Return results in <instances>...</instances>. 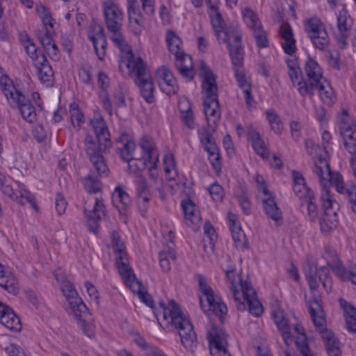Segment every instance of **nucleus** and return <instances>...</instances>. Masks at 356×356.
<instances>
[{
	"mask_svg": "<svg viewBox=\"0 0 356 356\" xmlns=\"http://www.w3.org/2000/svg\"><path fill=\"white\" fill-rule=\"evenodd\" d=\"M138 297L147 306L153 309L154 314L161 326L169 331L173 329L177 330L183 346L193 351L197 345V335L191 320L182 312L175 300H171L168 307L165 306L163 302H160L159 307L154 309L153 299L147 291Z\"/></svg>",
	"mask_w": 356,
	"mask_h": 356,
	"instance_id": "f257e3e1",
	"label": "nucleus"
},
{
	"mask_svg": "<svg viewBox=\"0 0 356 356\" xmlns=\"http://www.w3.org/2000/svg\"><path fill=\"white\" fill-rule=\"evenodd\" d=\"M90 124L96 135L97 142L92 136L86 135L84 141L85 152L99 176L106 177L108 176L110 170L103 153L111 147L110 132L104 119L100 115L90 120Z\"/></svg>",
	"mask_w": 356,
	"mask_h": 356,
	"instance_id": "f03ea898",
	"label": "nucleus"
},
{
	"mask_svg": "<svg viewBox=\"0 0 356 356\" xmlns=\"http://www.w3.org/2000/svg\"><path fill=\"white\" fill-rule=\"evenodd\" d=\"M90 124L96 135L97 142L92 136L86 135L84 141L85 152L99 176L106 177L108 176L110 170L103 153L111 147L110 132L104 119L100 115L90 120Z\"/></svg>",
	"mask_w": 356,
	"mask_h": 356,
	"instance_id": "7ed1b4c3",
	"label": "nucleus"
},
{
	"mask_svg": "<svg viewBox=\"0 0 356 356\" xmlns=\"http://www.w3.org/2000/svg\"><path fill=\"white\" fill-rule=\"evenodd\" d=\"M204 73L202 93L204 95V111L208 125L211 129L217 127L220 117V108L218 101V87L216 76L204 63L201 65Z\"/></svg>",
	"mask_w": 356,
	"mask_h": 356,
	"instance_id": "20e7f679",
	"label": "nucleus"
},
{
	"mask_svg": "<svg viewBox=\"0 0 356 356\" xmlns=\"http://www.w3.org/2000/svg\"><path fill=\"white\" fill-rule=\"evenodd\" d=\"M307 305L316 328L322 334L327 354L329 356H341L339 341L332 332H327L325 327V314L321 299L315 296L307 301Z\"/></svg>",
	"mask_w": 356,
	"mask_h": 356,
	"instance_id": "39448f33",
	"label": "nucleus"
},
{
	"mask_svg": "<svg viewBox=\"0 0 356 356\" xmlns=\"http://www.w3.org/2000/svg\"><path fill=\"white\" fill-rule=\"evenodd\" d=\"M3 85L2 91L12 107L19 110L23 119L29 123H34L37 120L35 108L29 97L17 89L7 76L1 79Z\"/></svg>",
	"mask_w": 356,
	"mask_h": 356,
	"instance_id": "423d86ee",
	"label": "nucleus"
},
{
	"mask_svg": "<svg viewBox=\"0 0 356 356\" xmlns=\"http://www.w3.org/2000/svg\"><path fill=\"white\" fill-rule=\"evenodd\" d=\"M103 14L106 26L111 33L110 39L115 46H122L126 40L122 33L124 14L120 5L113 0L104 1Z\"/></svg>",
	"mask_w": 356,
	"mask_h": 356,
	"instance_id": "0eeeda50",
	"label": "nucleus"
},
{
	"mask_svg": "<svg viewBox=\"0 0 356 356\" xmlns=\"http://www.w3.org/2000/svg\"><path fill=\"white\" fill-rule=\"evenodd\" d=\"M165 38L169 51L175 56L176 68L183 77L192 80L195 76L193 58L181 50V40L171 30L167 31Z\"/></svg>",
	"mask_w": 356,
	"mask_h": 356,
	"instance_id": "6e6552de",
	"label": "nucleus"
},
{
	"mask_svg": "<svg viewBox=\"0 0 356 356\" xmlns=\"http://www.w3.org/2000/svg\"><path fill=\"white\" fill-rule=\"evenodd\" d=\"M116 47L120 50V60L119 63V70L120 71L122 70V66L124 65L134 81L142 76H147V74L151 72L147 63L140 56L133 52L131 47L127 41L124 42L122 46Z\"/></svg>",
	"mask_w": 356,
	"mask_h": 356,
	"instance_id": "1a4fd4ad",
	"label": "nucleus"
},
{
	"mask_svg": "<svg viewBox=\"0 0 356 356\" xmlns=\"http://www.w3.org/2000/svg\"><path fill=\"white\" fill-rule=\"evenodd\" d=\"M26 44L25 49L27 54L31 58L33 66L36 69L40 81L46 86H51L54 82V71L45 55L42 54L26 35Z\"/></svg>",
	"mask_w": 356,
	"mask_h": 356,
	"instance_id": "9d476101",
	"label": "nucleus"
},
{
	"mask_svg": "<svg viewBox=\"0 0 356 356\" xmlns=\"http://www.w3.org/2000/svg\"><path fill=\"white\" fill-rule=\"evenodd\" d=\"M304 28L316 49L321 51L327 49L330 44V38L324 24L318 17H313L305 19Z\"/></svg>",
	"mask_w": 356,
	"mask_h": 356,
	"instance_id": "9b49d317",
	"label": "nucleus"
},
{
	"mask_svg": "<svg viewBox=\"0 0 356 356\" xmlns=\"http://www.w3.org/2000/svg\"><path fill=\"white\" fill-rule=\"evenodd\" d=\"M322 207L324 210L323 220L321 222V229L324 231L332 229L338 224V211L339 205L333 198L330 191L321 194Z\"/></svg>",
	"mask_w": 356,
	"mask_h": 356,
	"instance_id": "f8f14e48",
	"label": "nucleus"
},
{
	"mask_svg": "<svg viewBox=\"0 0 356 356\" xmlns=\"http://www.w3.org/2000/svg\"><path fill=\"white\" fill-rule=\"evenodd\" d=\"M304 273L311 290L317 289L321 282L327 291H330L332 280L327 267L317 268L316 266L308 263L304 268Z\"/></svg>",
	"mask_w": 356,
	"mask_h": 356,
	"instance_id": "ddd939ff",
	"label": "nucleus"
},
{
	"mask_svg": "<svg viewBox=\"0 0 356 356\" xmlns=\"http://www.w3.org/2000/svg\"><path fill=\"white\" fill-rule=\"evenodd\" d=\"M195 277L198 282V286L202 293L206 296L207 301L210 309L219 316L221 321H223L225 316L227 313L226 305L221 302V299L214 294L213 289L208 285L204 277L201 274H197Z\"/></svg>",
	"mask_w": 356,
	"mask_h": 356,
	"instance_id": "4468645a",
	"label": "nucleus"
},
{
	"mask_svg": "<svg viewBox=\"0 0 356 356\" xmlns=\"http://www.w3.org/2000/svg\"><path fill=\"white\" fill-rule=\"evenodd\" d=\"M61 289L65 296L70 309L75 317H83L89 316V311L87 306L79 297L78 293L69 281H64L61 284Z\"/></svg>",
	"mask_w": 356,
	"mask_h": 356,
	"instance_id": "2eb2a0df",
	"label": "nucleus"
},
{
	"mask_svg": "<svg viewBox=\"0 0 356 356\" xmlns=\"http://www.w3.org/2000/svg\"><path fill=\"white\" fill-rule=\"evenodd\" d=\"M341 10L337 14V30L335 33L339 44L344 48L348 44V39L351 31H353V19L348 13L346 6L343 4Z\"/></svg>",
	"mask_w": 356,
	"mask_h": 356,
	"instance_id": "dca6fc26",
	"label": "nucleus"
},
{
	"mask_svg": "<svg viewBox=\"0 0 356 356\" xmlns=\"http://www.w3.org/2000/svg\"><path fill=\"white\" fill-rule=\"evenodd\" d=\"M240 286L242 291V295L240 296L242 302L248 306L249 312L254 316H260L264 312L263 306L257 297L256 291L251 284L245 281L240 280Z\"/></svg>",
	"mask_w": 356,
	"mask_h": 356,
	"instance_id": "f3484780",
	"label": "nucleus"
},
{
	"mask_svg": "<svg viewBox=\"0 0 356 356\" xmlns=\"http://www.w3.org/2000/svg\"><path fill=\"white\" fill-rule=\"evenodd\" d=\"M208 339L211 356H225L227 353V335L223 330L212 326L208 331Z\"/></svg>",
	"mask_w": 356,
	"mask_h": 356,
	"instance_id": "a211bd4d",
	"label": "nucleus"
},
{
	"mask_svg": "<svg viewBox=\"0 0 356 356\" xmlns=\"http://www.w3.org/2000/svg\"><path fill=\"white\" fill-rule=\"evenodd\" d=\"M158 83L162 92L168 96L178 92L179 86L172 72L166 67H161L156 72Z\"/></svg>",
	"mask_w": 356,
	"mask_h": 356,
	"instance_id": "6ab92c4d",
	"label": "nucleus"
},
{
	"mask_svg": "<svg viewBox=\"0 0 356 356\" xmlns=\"http://www.w3.org/2000/svg\"><path fill=\"white\" fill-rule=\"evenodd\" d=\"M18 189H14L10 184H6L1 189V192L10 199L15 200L21 204H24L26 202H29L35 209L38 206L35 201L34 196L27 190L23 188V185L17 182Z\"/></svg>",
	"mask_w": 356,
	"mask_h": 356,
	"instance_id": "aec40b11",
	"label": "nucleus"
},
{
	"mask_svg": "<svg viewBox=\"0 0 356 356\" xmlns=\"http://www.w3.org/2000/svg\"><path fill=\"white\" fill-rule=\"evenodd\" d=\"M212 25L218 40H222L223 42L227 44L231 43L230 40L232 39L234 40V43L241 42L242 33L237 25L232 24L227 26L222 17L220 26H218L215 23H212Z\"/></svg>",
	"mask_w": 356,
	"mask_h": 356,
	"instance_id": "412c9836",
	"label": "nucleus"
},
{
	"mask_svg": "<svg viewBox=\"0 0 356 356\" xmlns=\"http://www.w3.org/2000/svg\"><path fill=\"white\" fill-rule=\"evenodd\" d=\"M226 259L228 263V265L225 268H223V270L226 274L228 286L230 291H232V295L233 296V300L236 309L240 312H243L245 310V304L244 302L241 301L240 298V293L236 289V286L235 283V266L232 264L229 257H227Z\"/></svg>",
	"mask_w": 356,
	"mask_h": 356,
	"instance_id": "4be33fe9",
	"label": "nucleus"
},
{
	"mask_svg": "<svg viewBox=\"0 0 356 356\" xmlns=\"http://www.w3.org/2000/svg\"><path fill=\"white\" fill-rule=\"evenodd\" d=\"M304 70L307 77V83L311 86V98L313 97L314 86L321 83L325 78L323 75V71L316 60L310 56H307L305 62Z\"/></svg>",
	"mask_w": 356,
	"mask_h": 356,
	"instance_id": "5701e85b",
	"label": "nucleus"
},
{
	"mask_svg": "<svg viewBox=\"0 0 356 356\" xmlns=\"http://www.w3.org/2000/svg\"><path fill=\"white\" fill-rule=\"evenodd\" d=\"M112 202L118 209L121 219L126 222L127 212L130 209L132 202L129 195L122 187L117 186L112 195Z\"/></svg>",
	"mask_w": 356,
	"mask_h": 356,
	"instance_id": "b1692460",
	"label": "nucleus"
},
{
	"mask_svg": "<svg viewBox=\"0 0 356 356\" xmlns=\"http://www.w3.org/2000/svg\"><path fill=\"white\" fill-rule=\"evenodd\" d=\"M0 322L6 328L14 332L22 330L19 318L8 305L0 302Z\"/></svg>",
	"mask_w": 356,
	"mask_h": 356,
	"instance_id": "393cba45",
	"label": "nucleus"
},
{
	"mask_svg": "<svg viewBox=\"0 0 356 356\" xmlns=\"http://www.w3.org/2000/svg\"><path fill=\"white\" fill-rule=\"evenodd\" d=\"M117 143L120 145L117 147L118 153L124 161L134 159L136 145L130 135L126 131L122 132L120 136L117 139Z\"/></svg>",
	"mask_w": 356,
	"mask_h": 356,
	"instance_id": "a878e982",
	"label": "nucleus"
},
{
	"mask_svg": "<svg viewBox=\"0 0 356 356\" xmlns=\"http://www.w3.org/2000/svg\"><path fill=\"white\" fill-rule=\"evenodd\" d=\"M264 195L265 197L262 199V204L266 215L275 221L277 226L282 225L283 223L282 213L275 202V196L271 193Z\"/></svg>",
	"mask_w": 356,
	"mask_h": 356,
	"instance_id": "bb28decb",
	"label": "nucleus"
},
{
	"mask_svg": "<svg viewBox=\"0 0 356 356\" xmlns=\"http://www.w3.org/2000/svg\"><path fill=\"white\" fill-rule=\"evenodd\" d=\"M127 12L135 34L140 33L143 29L144 19L137 0H127Z\"/></svg>",
	"mask_w": 356,
	"mask_h": 356,
	"instance_id": "cd10ccee",
	"label": "nucleus"
},
{
	"mask_svg": "<svg viewBox=\"0 0 356 356\" xmlns=\"http://www.w3.org/2000/svg\"><path fill=\"white\" fill-rule=\"evenodd\" d=\"M247 135L255 153L263 159H268L270 156L268 149L259 131L250 127L248 129Z\"/></svg>",
	"mask_w": 356,
	"mask_h": 356,
	"instance_id": "c85d7f7f",
	"label": "nucleus"
},
{
	"mask_svg": "<svg viewBox=\"0 0 356 356\" xmlns=\"http://www.w3.org/2000/svg\"><path fill=\"white\" fill-rule=\"evenodd\" d=\"M105 215V206L103 200L96 198L95 204L92 211L88 212L87 225L89 231L97 234L99 229V222Z\"/></svg>",
	"mask_w": 356,
	"mask_h": 356,
	"instance_id": "c756f323",
	"label": "nucleus"
},
{
	"mask_svg": "<svg viewBox=\"0 0 356 356\" xmlns=\"http://www.w3.org/2000/svg\"><path fill=\"white\" fill-rule=\"evenodd\" d=\"M313 172L318 176L321 186L322 187V193L330 191L329 189V178L332 175L330 168L326 159L320 157L318 162L315 163Z\"/></svg>",
	"mask_w": 356,
	"mask_h": 356,
	"instance_id": "7c9ffc66",
	"label": "nucleus"
},
{
	"mask_svg": "<svg viewBox=\"0 0 356 356\" xmlns=\"http://www.w3.org/2000/svg\"><path fill=\"white\" fill-rule=\"evenodd\" d=\"M136 85L139 88L140 94L147 103H153L155 101L154 86L151 72L147 76H142L134 81Z\"/></svg>",
	"mask_w": 356,
	"mask_h": 356,
	"instance_id": "2f4dec72",
	"label": "nucleus"
},
{
	"mask_svg": "<svg viewBox=\"0 0 356 356\" xmlns=\"http://www.w3.org/2000/svg\"><path fill=\"white\" fill-rule=\"evenodd\" d=\"M288 75L295 88L298 90V92L302 97H309L311 98V86H309L307 83V80H305L302 76V71L300 68L298 70H292L288 71Z\"/></svg>",
	"mask_w": 356,
	"mask_h": 356,
	"instance_id": "473e14b6",
	"label": "nucleus"
},
{
	"mask_svg": "<svg viewBox=\"0 0 356 356\" xmlns=\"http://www.w3.org/2000/svg\"><path fill=\"white\" fill-rule=\"evenodd\" d=\"M272 316L285 343L288 345L289 341L292 338L289 320L285 318L283 312L281 310L273 311Z\"/></svg>",
	"mask_w": 356,
	"mask_h": 356,
	"instance_id": "72a5a7b5",
	"label": "nucleus"
},
{
	"mask_svg": "<svg viewBox=\"0 0 356 356\" xmlns=\"http://www.w3.org/2000/svg\"><path fill=\"white\" fill-rule=\"evenodd\" d=\"M293 191L295 194L300 199L305 200L307 197L314 196L313 191L307 188L305 179L303 175L296 170L293 171Z\"/></svg>",
	"mask_w": 356,
	"mask_h": 356,
	"instance_id": "f704fd0d",
	"label": "nucleus"
},
{
	"mask_svg": "<svg viewBox=\"0 0 356 356\" xmlns=\"http://www.w3.org/2000/svg\"><path fill=\"white\" fill-rule=\"evenodd\" d=\"M0 286L10 293L17 294L19 291L18 282L13 274L5 270L0 264Z\"/></svg>",
	"mask_w": 356,
	"mask_h": 356,
	"instance_id": "c9c22d12",
	"label": "nucleus"
},
{
	"mask_svg": "<svg viewBox=\"0 0 356 356\" xmlns=\"http://www.w3.org/2000/svg\"><path fill=\"white\" fill-rule=\"evenodd\" d=\"M293 332L297 334L293 337L296 338V345L298 351L302 354V356H314L313 353L309 348L307 337L304 332L302 326L298 323L295 324Z\"/></svg>",
	"mask_w": 356,
	"mask_h": 356,
	"instance_id": "e433bc0d",
	"label": "nucleus"
},
{
	"mask_svg": "<svg viewBox=\"0 0 356 356\" xmlns=\"http://www.w3.org/2000/svg\"><path fill=\"white\" fill-rule=\"evenodd\" d=\"M227 45L233 70L243 67L245 51L241 42Z\"/></svg>",
	"mask_w": 356,
	"mask_h": 356,
	"instance_id": "4c0bfd02",
	"label": "nucleus"
},
{
	"mask_svg": "<svg viewBox=\"0 0 356 356\" xmlns=\"http://www.w3.org/2000/svg\"><path fill=\"white\" fill-rule=\"evenodd\" d=\"M315 90H318L319 95L324 104L332 105L334 102L335 95L334 90L326 79L322 80L321 83H318L316 86H314L313 95L314 94Z\"/></svg>",
	"mask_w": 356,
	"mask_h": 356,
	"instance_id": "58836bf2",
	"label": "nucleus"
},
{
	"mask_svg": "<svg viewBox=\"0 0 356 356\" xmlns=\"http://www.w3.org/2000/svg\"><path fill=\"white\" fill-rule=\"evenodd\" d=\"M140 146L143 150V157L148 159V162L159 163V152L152 138L147 136L143 137Z\"/></svg>",
	"mask_w": 356,
	"mask_h": 356,
	"instance_id": "ea45409f",
	"label": "nucleus"
},
{
	"mask_svg": "<svg viewBox=\"0 0 356 356\" xmlns=\"http://www.w3.org/2000/svg\"><path fill=\"white\" fill-rule=\"evenodd\" d=\"M181 207L185 215V218L188 226L197 225L201 220L200 212L196 210L195 204L190 200L187 199L181 202Z\"/></svg>",
	"mask_w": 356,
	"mask_h": 356,
	"instance_id": "a19ab883",
	"label": "nucleus"
},
{
	"mask_svg": "<svg viewBox=\"0 0 356 356\" xmlns=\"http://www.w3.org/2000/svg\"><path fill=\"white\" fill-rule=\"evenodd\" d=\"M339 302L344 310L348 330L353 332H356V308L353 307L343 299H340Z\"/></svg>",
	"mask_w": 356,
	"mask_h": 356,
	"instance_id": "79ce46f5",
	"label": "nucleus"
},
{
	"mask_svg": "<svg viewBox=\"0 0 356 356\" xmlns=\"http://www.w3.org/2000/svg\"><path fill=\"white\" fill-rule=\"evenodd\" d=\"M339 129L340 134L356 131V121L347 110H343L339 118Z\"/></svg>",
	"mask_w": 356,
	"mask_h": 356,
	"instance_id": "37998d69",
	"label": "nucleus"
},
{
	"mask_svg": "<svg viewBox=\"0 0 356 356\" xmlns=\"http://www.w3.org/2000/svg\"><path fill=\"white\" fill-rule=\"evenodd\" d=\"M300 207L302 209L305 207H306V216L310 221L314 222L318 218L319 210L314 195L312 196L310 195V197L302 201Z\"/></svg>",
	"mask_w": 356,
	"mask_h": 356,
	"instance_id": "c03bdc74",
	"label": "nucleus"
},
{
	"mask_svg": "<svg viewBox=\"0 0 356 356\" xmlns=\"http://www.w3.org/2000/svg\"><path fill=\"white\" fill-rule=\"evenodd\" d=\"M208 7V15L211 23H215L219 26L222 24V15L220 12V0H204Z\"/></svg>",
	"mask_w": 356,
	"mask_h": 356,
	"instance_id": "a18cd8bd",
	"label": "nucleus"
},
{
	"mask_svg": "<svg viewBox=\"0 0 356 356\" xmlns=\"http://www.w3.org/2000/svg\"><path fill=\"white\" fill-rule=\"evenodd\" d=\"M242 16L245 24L251 31L261 27L263 25L259 18L258 14L250 8H245L242 11Z\"/></svg>",
	"mask_w": 356,
	"mask_h": 356,
	"instance_id": "49530a36",
	"label": "nucleus"
},
{
	"mask_svg": "<svg viewBox=\"0 0 356 356\" xmlns=\"http://www.w3.org/2000/svg\"><path fill=\"white\" fill-rule=\"evenodd\" d=\"M135 184L138 198L145 202H149L151 192L146 179L143 177H138L135 181Z\"/></svg>",
	"mask_w": 356,
	"mask_h": 356,
	"instance_id": "de8ad7c7",
	"label": "nucleus"
},
{
	"mask_svg": "<svg viewBox=\"0 0 356 356\" xmlns=\"http://www.w3.org/2000/svg\"><path fill=\"white\" fill-rule=\"evenodd\" d=\"M266 114L271 129L277 135L282 134L284 130V127L279 115L273 109L267 110Z\"/></svg>",
	"mask_w": 356,
	"mask_h": 356,
	"instance_id": "09e8293b",
	"label": "nucleus"
},
{
	"mask_svg": "<svg viewBox=\"0 0 356 356\" xmlns=\"http://www.w3.org/2000/svg\"><path fill=\"white\" fill-rule=\"evenodd\" d=\"M116 264L119 273L122 279L134 273L129 265L128 254L122 256H116Z\"/></svg>",
	"mask_w": 356,
	"mask_h": 356,
	"instance_id": "8fccbe9b",
	"label": "nucleus"
},
{
	"mask_svg": "<svg viewBox=\"0 0 356 356\" xmlns=\"http://www.w3.org/2000/svg\"><path fill=\"white\" fill-rule=\"evenodd\" d=\"M330 177L329 178V186L332 185L339 193L344 195L347 193L351 184H346L343 176L339 172L332 174Z\"/></svg>",
	"mask_w": 356,
	"mask_h": 356,
	"instance_id": "3c124183",
	"label": "nucleus"
},
{
	"mask_svg": "<svg viewBox=\"0 0 356 356\" xmlns=\"http://www.w3.org/2000/svg\"><path fill=\"white\" fill-rule=\"evenodd\" d=\"M69 111L74 127H76L77 129H79L81 124L85 122L83 113L80 110L78 104L75 102H72L70 104Z\"/></svg>",
	"mask_w": 356,
	"mask_h": 356,
	"instance_id": "603ef678",
	"label": "nucleus"
},
{
	"mask_svg": "<svg viewBox=\"0 0 356 356\" xmlns=\"http://www.w3.org/2000/svg\"><path fill=\"white\" fill-rule=\"evenodd\" d=\"M165 177L168 180L175 179L177 171L174 157L172 155H165L163 159Z\"/></svg>",
	"mask_w": 356,
	"mask_h": 356,
	"instance_id": "864d4df0",
	"label": "nucleus"
},
{
	"mask_svg": "<svg viewBox=\"0 0 356 356\" xmlns=\"http://www.w3.org/2000/svg\"><path fill=\"white\" fill-rule=\"evenodd\" d=\"M128 163V168L130 172L137 174L145 170L148 165V159L145 158L137 159L134 156V159L130 161H126Z\"/></svg>",
	"mask_w": 356,
	"mask_h": 356,
	"instance_id": "5fc2aeb1",
	"label": "nucleus"
},
{
	"mask_svg": "<svg viewBox=\"0 0 356 356\" xmlns=\"http://www.w3.org/2000/svg\"><path fill=\"white\" fill-rule=\"evenodd\" d=\"M126 286L129 287L134 293L138 294V296L144 292L143 286L134 273L123 279Z\"/></svg>",
	"mask_w": 356,
	"mask_h": 356,
	"instance_id": "6e6d98bb",
	"label": "nucleus"
},
{
	"mask_svg": "<svg viewBox=\"0 0 356 356\" xmlns=\"http://www.w3.org/2000/svg\"><path fill=\"white\" fill-rule=\"evenodd\" d=\"M83 184L86 191L89 193H96L101 190L99 179L91 175L83 179Z\"/></svg>",
	"mask_w": 356,
	"mask_h": 356,
	"instance_id": "4d7b16f0",
	"label": "nucleus"
},
{
	"mask_svg": "<svg viewBox=\"0 0 356 356\" xmlns=\"http://www.w3.org/2000/svg\"><path fill=\"white\" fill-rule=\"evenodd\" d=\"M234 76L238 83V86L243 91L247 89H250L252 85L250 81L246 77L244 72V68L234 69Z\"/></svg>",
	"mask_w": 356,
	"mask_h": 356,
	"instance_id": "13d9d810",
	"label": "nucleus"
},
{
	"mask_svg": "<svg viewBox=\"0 0 356 356\" xmlns=\"http://www.w3.org/2000/svg\"><path fill=\"white\" fill-rule=\"evenodd\" d=\"M159 258L162 270L163 271H168L170 269V261L175 260L176 255L173 250L162 251L159 253Z\"/></svg>",
	"mask_w": 356,
	"mask_h": 356,
	"instance_id": "bf43d9fd",
	"label": "nucleus"
},
{
	"mask_svg": "<svg viewBox=\"0 0 356 356\" xmlns=\"http://www.w3.org/2000/svg\"><path fill=\"white\" fill-rule=\"evenodd\" d=\"M252 31L258 47L266 48L268 47L269 42L268 40L267 33L264 30L263 26Z\"/></svg>",
	"mask_w": 356,
	"mask_h": 356,
	"instance_id": "052dcab7",
	"label": "nucleus"
},
{
	"mask_svg": "<svg viewBox=\"0 0 356 356\" xmlns=\"http://www.w3.org/2000/svg\"><path fill=\"white\" fill-rule=\"evenodd\" d=\"M112 246L116 256H122L127 254L124 243L121 240L119 234L115 231L112 233Z\"/></svg>",
	"mask_w": 356,
	"mask_h": 356,
	"instance_id": "680f3d73",
	"label": "nucleus"
},
{
	"mask_svg": "<svg viewBox=\"0 0 356 356\" xmlns=\"http://www.w3.org/2000/svg\"><path fill=\"white\" fill-rule=\"evenodd\" d=\"M90 315L91 314L89 313V316L76 318L78 319L79 326L82 330L84 334L89 338H92L95 336L94 327L86 322L90 319Z\"/></svg>",
	"mask_w": 356,
	"mask_h": 356,
	"instance_id": "e2e57ef3",
	"label": "nucleus"
},
{
	"mask_svg": "<svg viewBox=\"0 0 356 356\" xmlns=\"http://www.w3.org/2000/svg\"><path fill=\"white\" fill-rule=\"evenodd\" d=\"M97 35L99 37V44H100L101 49L97 47V51H95L98 58L102 60L106 54V48L107 47V41L104 33V29L102 26H99V29L97 32Z\"/></svg>",
	"mask_w": 356,
	"mask_h": 356,
	"instance_id": "0e129e2a",
	"label": "nucleus"
},
{
	"mask_svg": "<svg viewBox=\"0 0 356 356\" xmlns=\"http://www.w3.org/2000/svg\"><path fill=\"white\" fill-rule=\"evenodd\" d=\"M232 236L235 242V246L237 249L244 250L248 248L246 237L243 231L238 232H234V233L232 234Z\"/></svg>",
	"mask_w": 356,
	"mask_h": 356,
	"instance_id": "69168bd1",
	"label": "nucleus"
},
{
	"mask_svg": "<svg viewBox=\"0 0 356 356\" xmlns=\"http://www.w3.org/2000/svg\"><path fill=\"white\" fill-rule=\"evenodd\" d=\"M209 193L214 201L221 202L223 198V188L218 184H212L209 188Z\"/></svg>",
	"mask_w": 356,
	"mask_h": 356,
	"instance_id": "338daca9",
	"label": "nucleus"
},
{
	"mask_svg": "<svg viewBox=\"0 0 356 356\" xmlns=\"http://www.w3.org/2000/svg\"><path fill=\"white\" fill-rule=\"evenodd\" d=\"M323 257L327 260V266L330 267L333 266H338L339 259L334 250L330 248H325Z\"/></svg>",
	"mask_w": 356,
	"mask_h": 356,
	"instance_id": "774afa93",
	"label": "nucleus"
}]
</instances>
